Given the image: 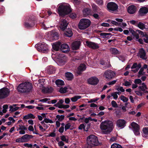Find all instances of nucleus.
Instances as JSON below:
<instances>
[{
    "instance_id": "obj_64",
    "label": "nucleus",
    "mask_w": 148,
    "mask_h": 148,
    "mask_svg": "<svg viewBox=\"0 0 148 148\" xmlns=\"http://www.w3.org/2000/svg\"><path fill=\"white\" fill-rule=\"evenodd\" d=\"M145 38H143L144 42L147 43H148V36L146 35L145 36Z\"/></svg>"
},
{
    "instance_id": "obj_36",
    "label": "nucleus",
    "mask_w": 148,
    "mask_h": 148,
    "mask_svg": "<svg viewBox=\"0 0 148 148\" xmlns=\"http://www.w3.org/2000/svg\"><path fill=\"white\" fill-rule=\"evenodd\" d=\"M81 98V96L79 95H75L73 97L71 98V100L73 102L76 101L78 99H80Z\"/></svg>"
},
{
    "instance_id": "obj_48",
    "label": "nucleus",
    "mask_w": 148,
    "mask_h": 148,
    "mask_svg": "<svg viewBox=\"0 0 148 148\" xmlns=\"http://www.w3.org/2000/svg\"><path fill=\"white\" fill-rule=\"evenodd\" d=\"M71 125L70 123H68L66 124L65 126V130L66 131L68 129H69L71 127Z\"/></svg>"
},
{
    "instance_id": "obj_37",
    "label": "nucleus",
    "mask_w": 148,
    "mask_h": 148,
    "mask_svg": "<svg viewBox=\"0 0 148 148\" xmlns=\"http://www.w3.org/2000/svg\"><path fill=\"white\" fill-rule=\"evenodd\" d=\"M10 109L9 111H11V113L17 110L20 108V107H16L14 108L13 106H10Z\"/></svg>"
},
{
    "instance_id": "obj_18",
    "label": "nucleus",
    "mask_w": 148,
    "mask_h": 148,
    "mask_svg": "<svg viewBox=\"0 0 148 148\" xmlns=\"http://www.w3.org/2000/svg\"><path fill=\"white\" fill-rule=\"evenodd\" d=\"M116 125L119 127L123 128L125 126L126 121L124 119H118L116 121Z\"/></svg>"
},
{
    "instance_id": "obj_46",
    "label": "nucleus",
    "mask_w": 148,
    "mask_h": 148,
    "mask_svg": "<svg viewBox=\"0 0 148 148\" xmlns=\"http://www.w3.org/2000/svg\"><path fill=\"white\" fill-rule=\"evenodd\" d=\"M134 82L135 84H141L142 81L140 79H136L135 80Z\"/></svg>"
},
{
    "instance_id": "obj_24",
    "label": "nucleus",
    "mask_w": 148,
    "mask_h": 148,
    "mask_svg": "<svg viewBox=\"0 0 148 148\" xmlns=\"http://www.w3.org/2000/svg\"><path fill=\"white\" fill-rule=\"evenodd\" d=\"M61 42H58L54 43L52 45V48L55 51H57L60 49Z\"/></svg>"
},
{
    "instance_id": "obj_26",
    "label": "nucleus",
    "mask_w": 148,
    "mask_h": 148,
    "mask_svg": "<svg viewBox=\"0 0 148 148\" xmlns=\"http://www.w3.org/2000/svg\"><path fill=\"white\" fill-rule=\"evenodd\" d=\"M129 31L132 34V35L135 37L136 39H138L139 38V36L137 32L134 30L132 28H130L129 29Z\"/></svg>"
},
{
    "instance_id": "obj_35",
    "label": "nucleus",
    "mask_w": 148,
    "mask_h": 148,
    "mask_svg": "<svg viewBox=\"0 0 148 148\" xmlns=\"http://www.w3.org/2000/svg\"><path fill=\"white\" fill-rule=\"evenodd\" d=\"M110 148H123V147L119 144L114 143L111 145Z\"/></svg>"
},
{
    "instance_id": "obj_16",
    "label": "nucleus",
    "mask_w": 148,
    "mask_h": 148,
    "mask_svg": "<svg viewBox=\"0 0 148 148\" xmlns=\"http://www.w3.org/2000/svg\"><path fill=\"white\" fill-rule=\"evenodd\" d=\"M86 65L84 64H81L78 67L77 71V74L79 75H81L82 72L86 69Z\"/></svg>"
},
{
    "instance_id": "obj_6",
    "label": "nucleus",
    "mask_w": 148,
    "mask_h": 148,
    "mask_svg": "<svg viewBox=\"0 0 148 148\" xmlns=\"http://www.w3.org/2000/svg\"><path fill=\"white\" fill-rule=\"evenodd\" d=\"M87 142L88 145L92 146H97L99 144L97 137L93 135H91L87 137Z\"/></svg>"
},
{
    "instance_id": "obj_4",
    "label": "nucleus",
    "mask_w": 148,
    "mask_h": 148,
    "mask_svg": "<svg viewBox=\"0 0 148 148\" xmlns=\"http://www.w3.org/2000/svg\"><path fill=\"white\" fill-rule=\"evenodd\" d=\"M36 22V17L33 15L30 16L27 18L24 25L27 28H32L34 26Z\"/></svg>"
},
{
    "instance_id": "obj_39",
    "label": "nucleus",
    "mask_w": 148,
    "mask_h": 148,
    "mask_svg": "<svg viewBox=\"0 0 148 148\" xmlns=\"http://www.w3.org/2000/svg\"><path fill=\"white\" fill-rule=\"evenodd\" d=\"M91 10L89 8H86L83 10V12L84 14L88 15L91 12Z\"/></svg>"
},
{
    "instance_id": "obj_62",
    "label": "nucleus",
    "mask_w": 148,
    "mask_h": 148,
    "mask_svg": "<svg viewBox=\"0 0 148 148\" xmlns=\"http://www.w3.org/2000/svg\"><path fill=\"white\" fill-rule=\"evenodd\" d=\"M85 127L84 125L83 124H82L79 125L78 127V128L79 130H82L83 129H84Z\"/></svg>"
},
{
    "instance_id": "obj_42",
    "label": "nucleus",
    "mask_w": 148,
    "mask_h": 148,
    "mask_svg": "<svg viewBox=\"0 0 148 148\" xmlns=\"http://www.w3.org/2000/svg\"><path fill=\"white\" fill-rule=\"evenodd\" d=\"M139 90H141L143 92L145 91V89H147V86H139L138 87Z\"/></svg>"
},
{
    "instance_id": "obj_3",
    "label": "nucleus",
    "mask_w": 148,
    "mask_h": 148,
    "mask_svg": "<svg viewBox=\"0 0 148 148\" xmlns=\"http://www.w3.org/2000/svg\"><path fill=\"white\" fill-rule=\"evenodd\" d=\"M58 11L60 15L64 16L70 13L71 11V10L69 5H61L58 7Z\"/></svg>"
},
{
    "instance_id": "obj_10",
    "label": "nucleus",
    "mask_w": 148,
    "mask_h": 148,
    "mask_svg": "<svg viewBox=\"0 0 148 148\" xmlns=\"http://www.w3.org/2000/svg\"><path fill=\"white\" fill-rule=\"evenodd\" d=\"M10 91L9 89L4 87L0 89V99H3L7 97L9 95Z\"/></svg>"
},
{
    "instance_id": "obj_25",
    "label": "nucleus",
    "mask_w": 148,
    "mask_h": 148,
    "mask_svg": "<svg viewBox=\"0 0 148 148\" xmlns=\"http://www.w3.org/2000/svg\"><path fill=\"white\" fill-rule=\"evenodd\" d=\"M55 71L56 69L54 66H48L47 68V72L49 74L54 73H55Z\"/></svg>"
},
{
    "instance_id": "obj_49",
    "label": "nucleus",
    "mask_w": 148,
    "mask_h": 148,
    "mask_svg": "<svg viewBox=\"0 0 148 148\" xmlns=\"http://www.w3.org/2000/svg\"><path fill=\"white\" fill-rule=\"evenodd\" d=\"M99 99H91L90 100L88 101V103H91L92 102H95L97 101Z\"/></svg>"
},
{
    "instance_id": "obj_13",
    "label": "nucleus",
    "mask_w": 148,
    "mask_h": 148,
    "mask_svg": "<svg viewBox=\"0 0 148 148\" xmlns=\"http://www.w3.org/2000/svg\"><path fill=\"white\" fill-rule=\"evenodd\" d=\"M107 8L109 11H114L117 10L118 6L117 4L113 2L108 3L107 5Z\"/></svg>"
},
{
    "instance_id": "obj_61",
    "label": "nucleus",
    "mask_w": 148,
    "mask_h": 148,
    "mask_svg": "<svg viewBox=\"0 0 148 148\" xmlns=\"http://www.w3.org/2000/svg\"><path fill=\"white\" fill-rule=\"evenodd\" d=\"M70 16L72 18H76V15L75 13H72L70 14Z\"/></svg>"
},
{
    "instance_id": "obj_40",
    "label": "nucleus",
    "mask_w": 148,
    "mask_h": 148,
    "mask_svg": "<svg viewBox=\"0 0 148 148\" xmlns=\"http://www.w3.org/2000/svg\"><path fill=\"white\" fill-rule=\"evenodd\" d=\"M138 27L142 30H143L145 28V24L140 22L139 23L138 25Z\"/></svg>"
},
{
    "instance_id": "obj_9",
    "label": "nucleus",
    "mask_w": 148,
    "mask_h": 148,
    "mask_svg": "<svg viewBox=\"0 0 148 148\" xmlns=\"http://www.w3.org/2000/svg\"><path fill=\"white\" fill-rule=\"evenodd\" d=\"M116 75L115 73L111 70H107L104 73L103 76L108 80H110Z\"/></svg>"
},
{
    "instance_id": "obj_50",
    "label": "nucleus",
    "mask_w": 148,
    "mask_h": 148,
    "mask_svg": "<svg viewBox=\"0 0 148 148\" xmlns=\"http://www.w3.org/2000/svg\"><path fill=\"white\" fill-rule=\"evenodd\" d=\"M116 90H117L119 91H120L122 92H124L125 91V90L123 88V87H118V88H116Z\"/></svg>"
},
{
    "instance_id": "obj_2",
    "label": "nucleus",
    "mask_w": 148,
    "mask_h": 148,
    "mask_svg": "<svg viewBox=\"0 0 148 148\" xmlns=\"http://www.w3.org/2000/svg\"><path fill=\"white\" fill-rule=\"evenodd\" d=\"M33 88L32 84L29 82H25L20 84L17 90L21 93H27L32 91Z\"/></svg>"
},
{
    "instance_id": "obj_58",
    "label": "nucleus",
    "mask_w": 148,
    "mask_h": 148,
    "mask_svg": "<svg viewBox=\"0 0 148 148\" xmlns=\"http://www.w3.org/2000/svg\"><path fill=\"white\" fill-rule=\"evenodd\" d=\"M117 81V80H114L112 81L109 82L108 83H107V84L110 85H112L114 84Z\"/></svg>"
},
{
    "instance_id": "obj_59",
    "label": "nucleus",
    "mask_w": 148,
    "mask_h": 148,
    "mask_svg": "<svg viewBox=\"0 0 148 148\" xmlns=\"http://www.w3.org/2000/svg\"><path fill=\"white\" fill-rule=\"evenodd\" d=\"M111 96H113L114 99H117L118 96L114 92V93H112L111 94Z\"/></svg>"
},
{
    "instance_id": "obj_30",
    "label": "nucleus",
    "mask_w": 148,
    "mask_h": 148,
    "mask_svg": "<svg viewBox=\"0 0 148 148\" xmlns=\"http://www.w3.org/2000/svg\"><path fill=\"white\" fill-rule=\"evenodd\" d=\"M110 51L112 54L114 55L118 54L120 53L119 51L116 49L112 48L110 49Z\"/></svg>"
},
{
    "instance_id": "obj_47",
    "label": "nucleus",
    "mask_w": 148,
    "mask_h": 148,
    "mask_svg": "<svg viewBox=\"0 0 148 148\" xmlns=\"http://www.w3.org/2000/svg\"><path fill=\"white\" fill-rule=\"evenodd\" d=\"M44 121L46 123H53V121L52 120L46 118L44 119Z\"/></svg>"
},
{
    "instance_id": "obj_57",
    "label": "nucleus",
    "mask_w": 148,
    "mask_h": 148,
    "mask_svg": "<svg viewBox=\"0 0 148 148\" xmlns=\"http://www.w3.org/2000/svg\"><path fill=\"white\" fill-rule=\"evenodd\" d=\"M55 132V130L53 131V132H51L49 134L48 136H51L52 137H55L56 136V134L54 132Z\"/></svg>"
},
{
    "instance_id": "obj_1",
    "label": "nucleus",
    "mask_w": 148,
    "mask_h": 148,
    "mask_svg": "<svg viewBox=\"0 0 148 148\" xmlns=\"http://www.w3.org/2000/svg\"><path fill=\"white\" fill-rule=\"evenodd\" d=\"M100 128L103 134H107L110 133L114 128L112 122L110 121H105L102 122Z\"/></svg>"
},
{
    "instance_id": "obj_54",
    "label": "nucleus",
    "mask_w": 148,
    "mask_h": 148,
    "mask_svg": "<svg viewBox=\"0 0 148 148\" xmlns=\"http://www.w3.org/2000/svg\"><path fill=\"white\" fill-rule=\"evenodd\" d=\"M59 62L60 65H63L65 64V62L64 59H60L59 60Z\"/></svg>"
},
{
    "instance_id": "obj_34",
    "label": "nucleus",
    "mask_w": 148,
    "mask_h": 148,
    "mask_svg": "<svg viewBox=\"0 0 148 148\" xmlns=\"http://www.w3.org/2000/svg\"><path fill=\"white\" fill-rule=\"evenodd\" d=\"M92 7L93 9V10L96 12H97L98 13V11L99 10V8L97 6L95 3H93L92 5Z\"/></svg>"
},
{
    "instance_id": "obj_19",
    "label": "nucleus",
    "mask_w": 148,
    "mask_h": 148,
    "mask_svg": "<svg viewBox=\"0 0 148 148\" xmlns=\"http://www.w3.org/2000/svg\"><path fill=\"white\" fill-rule=\"evenodd\" d=\"M60 50L63 53H66L69 51V46L67 44L63 43L61 44Z\"/></svg>"
},
{
    "instance_id": "obj_12",
    "label": "nucleus",
    "mask_w": 148,
    "mask_h": 148,
    "mask_svg": "<svg viewBox=\"0 0 148 148\" xmlns=\"http://www.w3.org/2000/svg\"><path fill=\"white\" fill-rule=\"evenodd\" d=\"M59 24V25L58 26V29L60 31H64L66 29L69 23L65 19H62L60 22Z\"/></svg>"
},
{
    "instance_id": "obj_51",
    "label": "nucleus",
    "mask_w": 148,
    "mask_h": 148,
    "mask_svg": "<svg viewBox=\"0 0 148 148\" xmlns=\"http://www.w3.org/2000/svg\"><path fill=\"white\" fill-rule=\"evenodd\" d=\"M23 145L25 147H30V148H32L33 147V145L32 144H29L28 143L24 144Z\"/></svg>"
},
{
    "instance_id": "obj_20",
    "label": "nucleus",
    "mask_w": 148,
    "mask_h": 148,
    "mask_svg": "<svg viewBox=\"0 0 148 148\" xmlns=\"http://www.w3.org/2000/svg\"><path fill=\"white\" fill-rule=\"evenodd\" d=\"M64 31V36L65 37H70L73 35V33L71 28L66 29Z\"/></svg>"
},
{
    "instance_id": "obj_21",
    "label": "nucleus",
    "mask_w": 148,
    "mask_h": 148,
    "mask_svg": "<svg viewBox=\"0 0 148 148\" xmlns=\"http://www.w3.org/2000/svg\"><path fill=\"white\" fill-rule=\"evenodd\" d=\"M139 54L140 57L142 59L146 60L147 59V58L145 57L146 53L143 48H142L140 49L139 51Z\"/></svg>"
},
{
    "instance_id": "obj_32",
    "label": "nucleus",
    "mask_w": 148,
    "mask_h": 148,
    "mask_svg": "<svg viewBox=\"0 0 148 148\" xmlns=\"http://www.w3.org/2000/svg\"><path fill=\"white\" fill-rule=\"evenodd\" d=\"M143 132L144 136L145 137L148 136V127H145L143 128Z\"/></svg>"
},
{
    "instance_id": "obj_53",
    "label": "nucleus",
    "mask_w": 148,
    "mask_h": 148,
    "mask_svg": "<svg viewBox=\"0 0 148 148\" xmlns=\"http://www.w3.org/2000/svg\"><path fill=\"white\" fill-rule=\"evenodd\" d=\"M136 31L137 32V33L138 34V35L139 34L141 36H145L144 33L142 31L139 30H136Z\"/></svg>"
},
{
    "instance_id": "obj_56",
    "label": "nucleus",
    "mask_w": 148,
    "mask_h": 148,
    "mask_svg": "<svg viewBox=\"0 0 148 148\" xmlns=\"http://www.w3.org/2000/svg\"><path fill=\"white\" fill-rule=\"evenodd\" d=\"M123 85L127 86L131 85V83L127 81H126L125 82L124 84L123 83Z\"/></svg>"
},
{
    "instance_id": "obj_38",
    "label": "nucleus",
    "mask_w": 148,
    "mask_h": 148,
    "mask_svg": "<svg viewBox=\"0 0 148 148\" xmlns=\"http://www.w3.org/2000/svg\"><path fill=\"white\" fill-rule=\"evenodd\" d=\"M65 116L64 115H57L56 116V118L58 119V121L60 122L62 121L64 119Z\"/></svg>"
},
{
    "instance_id": "obj_43",
    "label": "nucleus",
    "mask_w": 148,
    "mask_h": 148,
    "mask_svg": "<svg viewBox=\"0 0 148 148\" xmlns=\"http://www.w3.org/2000/svg\"><path fill=\"white\" fill-rule=\"evenodd\" d=\"M61 140L63 141H64L66 143H68V140L67 139L65 135H62L60 136Z\"/></svg>"
},
{
    "instance_id": "obj_60",
    "label": "nucleus",
    "mask_w": 148,
    "mask_h": 148,
    "mask_svg": "<svg viewBox=\"0 0 148 148\" xmlns=\"http://www.w3.org/2000/svg\"><path fill=\"white\" fill-rule=\"evenodd\" d=\"M101 35H103L104 36H110V37H111V36H112V34L110 33H104V32H102L101 33Z\"/></svg>"
},
{
    "instance_id": "obj_27",
    "label": "nucleus",
    "mask_w": 148,
    "mask_h": 148,
    "mask_svg": "<svg viewBox=\"0 0 148 148\" xmlns=\"http://www.w3.org/2000/svg\"><path fill=\"white\" fill-rule=\"evenodd\" d=\"M65 75L67 79L69 80H71L73 78V75L70 72H66Z\"/></svg>"
},
{
    "instance_id": "obj_52",
    "label": "nucleus",
    "mask_w": 148,
    "mask_h": 148,
    "mask_svg": "<svg viewBox=\"0 0 148 148\" xmlns=\"http://www.w3.org/2000/svg\"><path fill=\"white\" fill-rule=\"evenodd\" d=\"M144 70V69L143 68V67H142L141 68L138 73V74L139 75H143L144 74H145V73L144 72V73H143V71Z\"/></svg>"
},
{
    "instance_id": "obj_7",
    "label": "nucleus",
    "mask_w": 148,
    "mask_h": 148,
    "mask_svg": "<svg viewBox=\"0 0 148 148\" xmlns=\"http://www.w3.org/2000/svg\"><path fill=\"white\" fill-rule=\"evenodd\" d=\"M35 47L39 51L46 53L48 52V50L47 44L44 42H39L36 45Z\"/></svg>"
},
{
    "instance_id": "obj_23",
    "label": "nucleus",
    "mask_w": 148,
    "mask_h": 148,
    "mask_svg": "<svg viewBox=\"0 0 148 148\" xmlns=\"http://www.w3.org/2000/svg\"><path fill=\"white\" fill-rule=\"evenodd\" d=\"M80 45L79 41H76L73 42L71 45L72 49L73 50H77L78 49Z\"/></svg>"
},
{
    "instance_id": "obj_41",
    "label": "nucleus",
    "mask_w": 148,
    "mask_h": 148,
    "mask_svg": "<svg viewBox=\"0 0 148 148\" xmlns=\"http://www.w3.org/2000/svg\"><path fill=\"white\" fill-rule=\"evenodd\" d=\"M67 88L66 87H64V88L62 87L60 88L59 92L61 93H65L67 92Z\"/></svg>"
},
{
    "instance_id": "obj_31",
    "label": "nucleus",
    "mask_w": 148,
    "mask_h": 148,
    "mask_svg": "<svg viewBox=\"0 0 148 148\" xmlns=\"http://www.w3.org/2000/svg\"><path fill=\"white\" fill-rule=\"evenodd\" d=\"M53 90V88L51 87L49 88H46L42 90V91L45 93H50L52 92Z\"/></svg>"
},
{
    "instance_id": "obj_63",
    "label": "nucleus",
    "mask_w": 148,
    "mask_h": 148,
    "mask_svg": "<svg viewBox=\"0 0 148 148\" xmlns=\"http://www.w3.org/2000/svg\"><path fill=\"white\" fill-rule=\"evenodd\" d=\"M135 92L137 95H138L142 96L143 95V92L140 91H136Z\"/></svg>"
},
{
    "instance_id": "obj_33",
    "label": "nucleus",
    "mask_w": 148,
    "mask_h": 148,
    "mask_svg": "<svg viewBox=\"0 0 148 148\" xmlns=\"http://www.w3.org/2000/svg\"><path fill=\"white\" fill-rule=\"evenodd\" d=\"M18 126L19 127H16V130L18 131L19 130H27V128L24 125H19Z\"/></svg>"
},
{
    "instance_id": "obj_55",
    "label": "nucleus",
    "mask_w": 148,
    "mask_h": 148,
    "mask_svg": "<svg viewBox=\"0 0 148 148\" xmlns=\"http://www.w3.org/2000/svg\"><path fill=\"white\" fill-rule=\"evenodd\" d=\"M96 3L99 5H102L103 3L102 0H96Z\"/></svg>"
},
{
    "instance_id": "obj_5",
    "label": "nucleus",
    "mask_w": 148,
    "mask_h": 148,
    "mask_svg": "<svg viewBox=\"0 0 148 148\" xmlns=\"http://www.w3.org/2000/svg\"><path fill=\"white\" fill-rule=\"evenodd\" d=\"M91 21L88 19H81L78 25L79 28L81 30H84L88 27L90 25Z\"/></svg>"
},
{
    "instance_id": "obj_8",
    "label": "nucleus",
    "mask_w": 148,
    "mask_h": 148,
    "mask_svg": "<svg viewBox=\"0 0 148 148\" xmlns=\"http://www.w3.org/2000/svg\"><path fill=\"white\" fill-rule=\"evenodd\" d=\"M33 136L32 135L28 134H25L21 138H18L16 140V142L17 143H26L30 140V139L33 138Z\"/></svg>"
},
{
    "instance_id": "obj_17",
    "label": "nucleus",
    "mask_w": 148,
    "mask_h": 148,
    "mask_svg": "<svg viewBox=\"0 0 148 148\" xmlns=\"http://www.w3.org/2000/svg\"><path fill=\"white\" fill-rule=\"evenodd\" d=\"M136 11V7L134 5H131L127 8V12L130 14H133L135 13Z\"/></svg>"
},
{
    "instance_id": "obj_45",
    "label": "nucleus",
    "mask_w": 148,
    "mask_h": 148,
    "mask_svg": "<svg viewBox=\"0 0 148 148\" xmlns=\"http://www.w3.org/2000/svg\"><path fill=\"white\" fill-rule=\"evenodd\" d=\"M111 105L114 108H117L118 106L115 101L113 100L111 102Z\"/></svg>"
},
{
    "instance_id": "obj_15",
    "label": "nucleus",
    "mask_w": 148,
    "mask_h": 148,
    "mask_svg": "<svg viewBox=\"0 0 148 148\" xmlns=\"http://www.w3.org/2000/svg\"><path fill=\"white\" fill-rule=\"evenodd\" d=\"M86 43L88 47L93 49H96L99 48L98 45L95 42L86 41Z\"/></svg>"
},
{
    "instance_id": "obj_44",
    "label": "nucleus",
    "mask_w": 148,
    "mask_h": 148,
    "mask_svg": "<svg viewBox=\"0 0 148 148\" xmlns=\"http://www.w3.org/2000/svg\"><path fill=\"white\" fill-rule=\"evenodd\" d=\"M120 99L123 101L124 102H127L128 100V99L124 96L123 95H121L120 97Z\"/></svg>"
},
{
    "instance_id": "obj_29",
    "label": "nucleus",
    "mask_w": 148,
    "mask_h": 148,
    "mask_svg": "<svg viewBox=\"0 0 148 148\" xmlns=\"http://www.w3.org/2000/svg\"><path fill=\"white\" fill-rule=\"evenodd\" d=\"M51 37L52 39L56 40L58 39L59 36L57 32L54 31L51 33Z\"/></svg>"
},
{
    "instance_id": "obj_28",
    "label": "nucleus",
    "mask_w": 148,
    "mask_h": 148,
    "mask_svg": "<svg viewBox=\"0 0 148 148\" xmlns=\"http://www.w3.org/2000/svg\"><path fill=\"white\" fill-rule=\"evenodd\" d=\"M56 84L58 87L60 86H63L64 85V81L61 79H58L56 80L55 82Z\"/></svg>"
},
{
    "instance_id": "obj_14",
    "label": "nucleus",
    "mask_w": 148,
    "mask_h": 148,
    "mask_svg": "<svg viewBox=\"0 0 148 148\" xmlns=\"http://www.w3.org/2000/svg\"><path fill=\"white\" fill-rule=\"evenodd\" d=\"M87 81L90 84L95 85H97L99 82V80L96 77H92L88 79Z\"/></svg>"
},
{
    "instance_id": "obj_22",
    "label": "nucleus",
    "mask_w": 148,
    "mask_h": 148,
    "mask_svg": "<svg viewBox=\"0 0 148 148\" xmlns=\"http://www.w3.org/2000/svg\"><path fill=\"white\" fill-rule=\"evenodd\" d=\"M138 12L140 16H143L148 13V9L146 7H142L140 8Z\"/></svg>"
},
{
    "instance_id": "obj_11",
    "label": "nucleus",
    "mask_w": 148,
    "mask_h": 148,
    "mask_svg": "<svg viewBox=\"0 0 148 148\" xmlns=\"http://www.w3.org/2000/svg\"><path fill=\"white\" fill-rule=\"evenodd\" d=\"M131 125L134 134L136 135H140V126L137 123L134 122L131 123Z\"/></svg>"
}]
</instances>
